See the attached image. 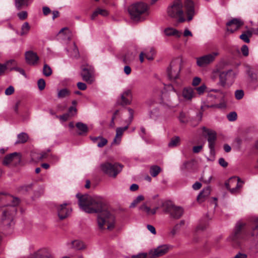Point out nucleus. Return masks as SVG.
Listing matches in <instances>:
<instances>
[{"label":"nucleus","mask_w":258,"mask_h":258,"mask_svg":"<svg viewBox=\"0 0 258 258\" xmlns=\"http://www.w3.org/2000/svg\"><path fill=\"white\" fill-rule=\"evenodd\" d=\"M183 225L184 222L183 221H180L178 224L175 225L171 231L172 234L173 235L175 234L176 231L178 230L180 228V227Z\"/></svg>","instance_id":"nucleus-49"},{"label":"nucleus","mask_w":258,"mask_h":258,"mask_svg":"<svg viewBox=\"0 0 258 258\" xmlns=\"http://www.w3.org/2000/svg\"><path fill=\"white\" fill-rule=\"evenodd\" d=\"M140 209L146 212L148 215H150L151 209L148 207L146 204H143L140 207Z\"/></svg>","instance_id":"nucleus-54"},{"label":"nucleus","mask_w":258,"mask_h":258,"mask_svg":"<svg viewBox=\"0 0 258 258\" xmlns=\"http://www.w3.org/2000/svg\"><path fill=\"white\" fill-rule=\"evenodd\" d=\"M180 140V138L178 136L173 137L168 143V147L173 148L177 146L179 144Z\"/></svg>","instance_id":"nucleus-36"},{"label":"nucleus","mask_w":258,"mask_h":258,"mask_svg":"<svg viewBox=\"0 0 258 258\" xmlns=\"http://www.w3.org/2000/svg\"><path fill=\"white\" fill-rule=\"evenodd\" d=\"M69 114L65 113L62 115H60L59 116H57V117L59 118L61 121H67L70 117Z\"/></svg>","instance_id":"nucleus-59"},{"label":"nucleus","mask_w":258,"mask_h":258,"mask_svg":"<svg viewBox=\"0 0 258 258\" xmlns=\"http://www.w3.org/2000/svg\"><path fill=\"white\" fill-rule=\"evenodd\" d=\"M31 258H54L50 251L46 248H42L34 252Z\"/></svg>","instance_id":"nucleus-17"},{"label":"nucleus","mask_w":258,"mask_h":258,"mask_svg":"<svg viewBox=\"0 0 258 258\" xmlns=\"http://www.w3.org/2000/svg\"><path fill=\"white\" fill-rule=\"evenodd\" d=\"M128 11L131 18L135 22L144 21L149 14L148 6L142 2L131 5L128 8Z\"/></svg>","instance_id":"nucleus-3"},{"label":"nucleus","mask_w":258,"mask_h":258,"mask_svg":"<svg viewBox=\"0 0 258 258\" xmlns=\"http://www.w3.org/2000/svg\"><path fill=\"white\" fill-rule=\"evenodd\" d=\"M202 79L198 77H196L193 78L191 85L193 86H198L201 82Z\"/></svg>","instance_id":"nucleus-51"},{"label":"nucleus","mask_w":258,"mask_h":258,"mask_svg":"<svg viewBox=\"0 0 258 258\" xmlns=\"http://www.w3.org/2000/svg\"><path fill=\"white\" fill-rule=\"evenodd\" d=\"M76 126L79 130L78 134L79 135L87 133L88 131V126L83 122H78L76 124Z\"/></svg>","instance_id":"nucleus-27"},{"label":"nucleus","mask_w":258,"mask_h":258,"mask_svg":"<svg viewBox=\"0 0 258 258\" xmlns=\"http://www.w3.org/2000/svg\"><path fill=\"white\" fill-rule=\"evenodd\" d=\"M243 25V22L239 19H233L227 23V31L233 32Z\"/></svg>","instance_id":"nucleus-18"},{"label":"nucleus","mask_w":258,"mask_h":258,"mask_svg":"<svg viewBox=\"0 0 258 258\" xmlns=\"http://www.w3.org/2000/svg\"><path fill=\"white\" fill-rule=\"evenodd\" d=\"M21 161V157L19 154L14 152L7 155L4 159L3 164L8 165L11 163L16 164Z\"/></svg>","instance_id":"nucleus-19"},{"label":"nucleus","mask_w":258,"mask_h":258,"mask_svg":"<svg viewBox=\"0 0 258 258\" xmlns=\"http://www.w3.org/2000/svg\"><path fill=\"white\" fill-rule=\"evenodd\" d=\"M25 56L26 62L31 66L36 64L39 59L36 53L31 50L26 51L25 54Z\"/></svg>","instance_id":"nucleus-20"},{"label":"nucleus","mask_w":258,"mask_h":258,"mask_svg":"<svg viewBox=\"0 0 258 258\" xmlns=\"http://www.w3.org/2000/svg\"><path fill=\"white\" fill-rule=\"evenodd\" d=\"M243 96L244 92L242 90H237L235 92V97L237 100H240Z\"/></svg>","instance_id":"nucleus-47"},{"label":"nucleus","mask_w":258,"mask_h":258,"mask_svg":"<svg viewBox=\"0 0 258 258\" xmlns=\"http://www.w3.org/2000/svg\"><path fill=\"white\" fill-rule=\"evenodd\" d=\"M98 213L97 218L98 228L101 230L113 229L115 224L114 215L106 210L105 206L103 207V210L99 211Z\"/></svg>","instance_id":"nucleus-4"},{"label":"nucleus","mask_w":258,"mask_h":258,"mask_svg":"<svg viewBox=\"0 0 258 258\" xmlns=\"http://www.w3.org/2000/svg\"><path fill=\"white\" fill-rule=\"evenodd\" d=\"M29 0H15V5L17 9L20 10L23 7L29 5Z\"/></svg>","instance_id":"nucleus-32"},{"label":"nucleus","mask_w":258,"mask_h":258,"mask_svg":"<svg viewBox=\"0 0 258 258\" xmlns=\"http://www.w3.org/2000/svg\"><path fill=\"white\" fill-rule=\"evenodd\" d=\"M78 199V205L84 212L89 213H97L103 210L105 206L102 199L98 197H92L88 195H76Z\"/></svg>","instance_id":"nucleus-2"},{"label":"nucleus","mask_w":258,"mask_h":258,"mask_svg":"<svg viewBox=\"0 0 258 258\" xmlns=\"http://www.w3.org/2000/svg\"><path fill=\"white\" fill-rule=\"evenodd\" d=\"M17 140L15 142V144H23L26 143L29 138L28 135L25 133H21L17 135Z\"/></svg>","instance_id":"nucleus-30"},{"label":"nucleus","mask_w":258,"mask_h":258,"mask_svg":"<svg viewBox=\"0 0 258 258\" xmlns=\"http://www.w3.org/2000/svg\"><path fill=\"white\" fill-rule=\"evenodd\" d=\"M70 91L67 88H63L59 90L57 93V97L58 98H63L69 96Z\"/></svg>","instance_id":"nucleus-33"},{"label":"nucleus","mask_w":258,"mask_h":258,"mask_svg":"<svg viewBox=\"0 0 258 258\" xmlns=\"http://www.w3.org/2000/svg\"><path fill=\"white\" fill-rule=\"evenodd\" d=\"M212 178V175H209L207 177L205 174H204L201 177V180L206 183H209L211 182Z\"/></svg>","instance_id":"nucleus-53"},{"label":"nucleus","mask_w":258,"mask_h":258,"mask_svg":"<svg viewBox=\"0 0 258 258\" xmlns=\"http://www.w3.org/2000/svg\"><path fill=\"white\" fill-rule=\"evenodd\" d=\"M237 114L235 112H231L227 115L228 119L230 121H235L237 119Z\"/></svg>","instance_id":"nucleus-46"},{"label":"nucleus","mask_w":258,"mask_h":258,"mask_svg":"<svg viewBox=\"0 0 258 258\" xmlns=\"http://www.w3.org/2000/svg\"><path fill=\"white\" fill-rule=\"evenodd\" d=\"M182 96L186 101H191L195 97V94L192 88L185 87L182 91Z\"/></svg>","instance_id":"nucleus-22"},{"label":"nucleus","mask_w":258,"mask_h":258,"mask_svg":"<svg viewBox=\"0 0 258 258\" xmlns=\"http://www.w3.org/2000/svg\"><path fill=\"white\" fill-rule=\"evenodd\" d=\"M10 70L11 71L16 70V71L19 72L21 74H22V75L24 76L25 77H26V76L24 70L23 69H22L16 67V68H11L10 69Z\"/></svg>","instance_id":"nucleus-62"},{"label":"nucleus","mask_w":258,"mask_h":258,"mask_svg":"<svg viewBox=\"0 0 258 258\" xmlns=\"http://www.w3.org/2000/svg\"><path fill=\"white\" fill-rule=\"evenodd\" d=\"M30 28L31 27L28 22H26L24 23L21 26L19 35L21 36H26L29 33Z\"/></svg>","instance_id":"nucleus-28"},{"label":"nucleus","mask_w":258,"mask_h":258,"mask_svg":"<svg viewBox=\"0 0 258 258\" xmlns=\"http://www.w3.org/2000/svg\"><path fill=\"white\" fill-rule=\"evenodd\" d=\"M147 254L146 253H141L137 255H134L132 258H147Z\"/></svg>","instance_id":"nucleus-61"},{"label":"nucleus","mask_w":258,"mask_h":258,"mask_svg":"<svg viewBox=\"0 0 258 258\" xmlns=\"http://www.w3.org/2000/svg\"><path fill=\"white\" fill-rule=\"evenodd\" d=\"M7 200L12 202V203L10 204L11 207L3 211L2 217L0 219V226H10L16 214V209L15 207L19 203V199L14 198L10 195L8 196Z\"/></svg>","instance_id":"nucleus-5"},{"label":"nucleus","mask_w":258,"mask_h":258,"mask_svg":"<svg viewBox=\"0 0 258 258\" xmlns=\"http://www.w3.org/2000/svg\"><path fill=\"white\" fill-rule=\"evenodd\" d=\"M145 53L146 58L149 60H152L154 58V55L155 54V50L154 48L150 47L149 50H146Z\"/></svg>","instance_id":"nucleus-34"},{"label":"nucleus","mask_w":258,"mask_h":258,"mask_svg":"<svg viewBox=\"0 0 258 258\" xmlns=\"http://www.w3.org/2000/svg\"><path fill=\"white\" fill-rule=\"evenodd\" d=\"M211 189L209 186L204 188L197 197L198 201H203V199L209 196L210 194Z\"/></svg>","instance_id":"nucleus-31"},{"label":"nucleus","mask_w":258,"mask_h":258,"mask_svg":"<svg viewBox=\"0 0 258 258\" xmlns=\"http://www.w3.org/2000/svg\"><path fill=\"white\" fill-rule=\"evenodd\" d=\"M77 113V108L74 106H71L69 109V112L70 116H73Z\"/></svg>","instance_id":"nucleus-52"},{"label":"nucleus","mask_w":258,"mask_h":258,"mask_svg":"<svg viewBox=\"0 0 258 258\" xmlns=\"http://www.w3.org/2000/svg\"><path fill=\"white\" fill-rule=\"evenodd\" d=\"M225 93L220 90L212 89L207 95V100L209 103L208 107L223 108L226 107L225 103L219 104L215 103L218 100H223Z\"/></svg>","instance_id":"nucleus-6"},{"label":"nucleus","mask_w":258,"mask_h":258,"mask_svg":"<svg viewBox=\"0 0 258 258\" xmlns=\"http://www.w3.org/2000/svg\"><path fill=\"white\" fill-rule=\"evenodd\" d=\"M235 78V74L231 70L227 71H223L219 74V85L223 87L226 86L227 83L229 82L231 84Z\"/></svg>","instance_id":"nucleus-12"},{"label":"nucleus","mask_w":258,"mask_h":258,"mask_svg":"<svg viewBox=\"0 0 258 258\" xmlns=\"http://www.w3.org/2000/svg\"><path fill=\"white\" fill-rule=\"evenodd\" d=\"M122 165L118 163L111 164L105 162L100 165L101 170L108 176L115 177L122 170Z\"/></svg>","instance_id":"nucleus-8"},{"label":"nucleus","mask_w":258,"mask_h":258,"mask_svg":"<svg viewBox=\"0 0 258 258\" xmlns=\"http://www.w3.org/2000/svg\"><path fill=\"white\" fill-rule=\"evenodd\" d=\"M159 115V111L156 108L154 109L149 112L150 118L154 120H156L158 118Z\"/></svg>","instance_id":"nucleus-41"},{"label":"nucleus","mask_w":258,"mask_h":258,"mask_svg":"<svg viewBox=\"0 0 258 258\" xmlns=\"http://www.w3.org/2000/svg\"><path fill=\"white\" fill-rule=\"evenodd\" d=\"M91 140L94 143H96L99 148H102L106 145L108 142L107 140L102 136L97 137H90Z\"/></svg>","instance_id":"nucleus-25"},{"label":"nucleus","mask_w":258,"mask_h":258,"mask_svg":"<svg viewBox=\"0 0 258 258\" xmlns=\"http://www.w3.org/2000/svg\"><path fill=\"white\" fill-rule=\"evenodd\" d=\"M14 88L12 86H10L5 90V94L7 95H10L14 92Z\"/></svg>","instance_id":"nucleus-56"},{"label":"nucleus","mask_w":258,"mask_h":258,"mask_svg":"<svg viewBox=\"0 0 258 258\" xmlns=\"http://www.w3.org/2000/svg\"><path fill=\"white\" fill-rule=\"evenodd\" d=\"M173 206L172 205L167 202H164L162 204L163 211L166 213L170 214Z\"/></svg>","instance_id":"nucleus-38"},{"label":"nucleus","mask_w":258,"mask_h":258,"mask_svg":"<svg viewBox=\"0 0 258 258\" xmlns=\"http://www.w3.org/2000/svg\"><path fill=\"white\" fill-rule=\"evenodd\" d=\"M164 32L165 34L167 36H174L176 37L179 38L182 35L181 32L171 27L166 28Z\"/></svg>","instance_id":"nucleus-26"},{"label":"nucleus","mask_w":258,"mask_h":258,"mask_svg":"<svg viewBox=\"0 0 258 258\" xmlns=\"http://www.w3.org/2000/svg\"><path fill=\"white\" fill-rule=\"evenodd\" d=\"M246 224L241 221H238L231 236V240L236 244L240 245L247 239V234L244 231Z\"/></svg>","instance_id":"nucleus-7"},{"label":"nucleus","mask_w":258,"mask_h":258,"mask_svg":"<svg viewBox=\"0 0 258 258\" xmlns=\"http://www.w3.org/2000/svg\"><path fill=\"white\" fill-rule=\"evenodd\" d=\"M37 85H38L39 89L40 91L43 90L45 88V82L44 80L43 79H40L39 80H38V81L37 82Z\"/></svg>","instance_id":"nucleus-48"},{"label":"nucleus","mask_w":258,"mask_h":258,"mask_svg":"<svg viewBox=\"0 0 258 258\" xmlns=\"http://www.w3.org/2000/svg\"><path fill=\"white\" fill-rule=\"evenodd\" d=\"M129 124L124 127H117L116 129V135L113 140L112 144L119 145L121 140L122 136L124 131L128 128Z\"/></svg>","instance_id":"nucleus-21"},{"label":"nucleus","mask_w":258,"mask_h":258,"mask_svg":"<svg viewBox=\"0 0 258 258\" xmlns=\"http://www.w3.org/2000/svg\"><path fill=\"white\" fill-rule=\"evenodd\" d=\"M99 15H100L103 17L107 16L109 14L108 12L105 9H102L101 8L96 9Z\"/></svg>","instance_id":"nucleus-50"},{"label":"nucleus","mask_w":258,"mask_h":258,"mask_svg":"<svg viewBox=\"0 0 258 258\" xmlns=\"http://www.w3.org/2000/svg\"><path fill=\"white\" fill-rule=\"evenodd\" d=\"M18 16L20 20H25L27 17V13L26 11L21 12L18 13Z\"/></svg>","instance_id":"nucleus-55"},{"label":"nucleus","mask_w":258,"mask_h":258,"mask_svg":"<svg viewBox=\"0 0 258 258\" xmlns=\"http://www.w3.org/2000/svg\"><path fill=\"white\" fill-rule=\"evenodd\" d=\"M240 38L246 43H249L250 42L248 36L245 34L244 33H242L240 36Z\"/></svg>","instance_id":"nucleus-57"},{"label":"nucleus","mask_w":258,"mask_h":258,"mask_svg":"<svg viewBox=\"0 0 258 258\" xmlns=\"http://www.w3.org/2000/svg\"><path fill=\"white\" fill-rule=\"evenodd\" d=\"M121 95H123V96H126V97H127L130 98V99H131V98H132L131 90L130 89L126 90L122 93V94Z\"/></svg>","instance_id":"nucleus-64"},{"label":"nucleus","mask_w":258,"mask_h":258,"mask_svg":"<svg viewBox=\"0 0 258 258\" xmlns=\"http://www.w3.org/2000/svg\"><path fill=\"white\" fill-rule=\"evenodd\" d=\"M144 200V197L142 195L138 196L136 199H135L133 202L131 203L130 205L131 208L135 207L138 204H139L140 202L143 201Z\"/></svg>","instance_id":"nucleus-42"},{"label":"nucleus","mask_w":258,"mask_h":258,"mask_svg":"<svg viewBox=\"0 0 258 258\" xmlns=\"http://www.w3.org/2000/svg\"><path fill=\"white\" fill-rule=\"evenodd\" d=\"M219 163L223 167H226L228 165V163L223 158H221L219 159Z\"/></svg>","instance_id":"nucleus-63"},{"label":"nucleus","mask_w":258,"mask_h":258,"mask_svg":"<svg viewBox=\"0 0 258 258\" xmlns=\"http://www.w3.org/2000/svg\"><path fill=\"white\" fill-rule=\"evenodd\" d=\"M67 205L68 204L64 203L55 206L58 216L60 220L67 218L71 213L72 209L67 207Z\"/></svg>","instance_id":"nucleus-16"},{"label":"nucleus","mask_w":258,"mask_h":258,"mask_svg":"<svg viewBox=\"0 0 258 258\" xmlns=\"http://www.w3.org/2000/svg\"><path fill=\"white\" fill-rule=\"evenodd\" d=\"M167 13L179 23L189 22L196 14L195 3L192 0H175L167 8Z\"/></svg>","instance_id":"nucleus-1"},{"label":"nucleus","mask_w":258,"mask_h":258,"mask_svg":"<svg viewBox=\"0 0 258 258\" xmlns=\"http://www.w3.org/2000/svg\"><path fill=\"white\" fill-rule=\"evenodd\" d=\"M58 35L62 36H66L64 38L70 39V32L69 29L67 27L62 28L59 32Z\"/></svg>","instance_id":"nucleus-40"},{"label":"nucleus","mask_w":258,"mask_h":258,"mask_svg":"<svg viewBox=\"0 0 258 258\" xmlns=\"http://www.w3.org/2000/svg\"><path fill=\"white\" fill-rule=\"evenodd\" d=\"M206 88H207V87H206V85L203 84L201 86H200V87L196 88L195 89H196V91L197 92V93L199 95H202L205 92Z\"/></svg>","instance_id":"nucleus-45"},{"label":"nucleus","mask_w":258,"mask_h":258,"mask_svg":"<svg viewBox=\"0 0 258 258\" xmlns=\"http://www.w3.org/2000/svg\"><path fill=\"white\" fill-rule=\"evenodd\" d=\"M82 72L81 75L84 81L91 83L93 81V69L88 65L81 66Z\"/></svg>","instance_id":"nucleus-15"},{"label":"nucleus","mask_w":258,"mask_h":258,"mask_svg":"<svg viewBox=\"0 0 258 258\" xmlns=\"http://www.w3.org/2000/svg\"><path fill=\"white\" fill-rule=\"evenodd\" d=\"M203 131L206 134L205 136L207 137L208 142L209 144V147L211 151L214 150L215 141L217 138V134L215 131L203 127Z\"/></svg>","instance_id":"nucleus-14"},{"label":"nucleus","mask_w":258,"mask_h":258,"mask_svg":"<svg viewBox=\"0 0 258 258\" xmlns=\"http://www.w3.org/2000/svg\"><path fill=\"white\" fill-rule=\"evenodd\" d=\"M170 247V246L167 244L160 245L156 248L150 250L149 252V255L151 258L160 257L167 253Z\"/></svg>","instance_id":"nucleus-13"},{"label":"nucleus","mask_w":258,"mask_h":258,"mask_svg":"<svg viewBox=\"0 0 258 258\" xmlns=\"http://www.w3.org/2000/svg\"><path fill=\"white\" fill-rule=\"evenodd\" d=\"M243 182L238 177H233L225 183L227 189H229L232 194L238 192L239 189L242 187Z\"/></svg>","instance_id":"nucleus-11"},{"label":"nucleus","mask_w":258,"mask_h":258,"mask_svg":"<svg viewBox=\"0 0 258 258\" xmlns=\"http://www.w3.org/2000/svg\"><path fill=\"white\" fill-rule=\"evenodd\" d=\"M241 51L243 55L247 56L248 54V48L246 45H244L241 47Z\"/></svg>","instance_id":"nucleus-58"},{"label":"nucleus","mask_w":258,"mask_h":258,"mask_svg":"<svg viewBox=\"0 0 258 258\" xmlns=\"http://www.w3.org/2000/svg\"><path fill=\"white\" fill-rule=\"evenodd\" d=\"M179 120L182 123H186L188 121V119L186 114L183 112L180 113L178 117Z\"/></svg>","instance_id":"nucleus-44"},{"label":"nucleus","mask_w":258,"mask_h":258,"mask_svg":"<svg viewBox=\"0 0 258 258\" xmlns=\"http://www.w3.org/2000/svg\"><path fill=\"white\" fill-rule=\"evenodd\" d=\"M161 171V168L157 165H154L151 167L150 173L152 177H156Z\"/></svg>","instance_id":"nucleus-35"},{"label":"nucleus","mask_w":258,"mask_h":258,"mask_svg":"<svg viewBox=\"0 0 258 258\" xmlns=\"http://www.w3.org/2000/svg\"><path fill=\"white\" fill-rule=\"evenodd\" d=\"M68 244L70 247L78 250L84 249L86 247L85 243L80 240H74Z\"/></svg>","instance_id":"nucleus-23"},{"label":"nucleus","mask_w":258,"mask_h":258,"mask_svg":"<svg viewBox=\"0 0 258 258\" xmlns=\"http://www.w3.org/2000/svg\"><path fill=\"white\" fill-rule=\"evenodd\" d=\"M181 60L179 58L173 59L167 69L168 77L171 80H175L179 77L180 71Z\"/></svg>","instance_id":"nucleus-9"},{"label":"nucleus","mask_w":258,"mask_h":258,"mask_svg":"<svg viewBox=\"0 0 258 258\" xmlns=\"http://www.w3.org/2000/svg\"><path fill=\"white\" fill-rule=\"evenodd\" d=\"M77 85L78 88L81 90H85L87 88L86 85L82 82H78Z\"/></svg>","instance_id":"nucleus-60"},{"label":"nucleus","mask_w":258,"mask_h":258,"mask_svg":"<svg viewBox=\"0 0 258 258\" xmlns=\"http://www.w3.org/2000/svg\"><path fill=\"white\" fill-rule=\"evenodd\" d=\"M218 51L213 52L197 58V64L200 67H206L214 61L219 55Z\"/></svg>","instance_id":"nucleus-10"},{"label":"nucleus","mask_w":258,"mask_h":258,"mask_svg":"<svg viewBox=\"0 0 258 258\" xmlns=\"http://www.w3.org/2000/svg\"><path fill=\"white\" fill-rule=\"evenodd\" d=\"M131 102V99L130 98L123 96V95H121V102L120 104L122 105H125L127 104H130Z\"/></svg>","instance_id":"nucleus-43"},{"label":"nucleus","mask_w":258,"mask_h":258,"mask_svg":"<svg viewBox=\"0 0 258 258\" xmlns=\"http://www.w3.org/2000/svg\"><path fill=\"white\" fill-rule=\"evenodd\" d=\"M183 213V209L179 207L173 206L170 213L171 217L174 219H179L182 215Z\"/></svg>","instance_id":"nucleus-24"},{"label":"nucleus","mask_w":258,"mask_h":258,"mask_svg":"<svg viewBox=\"0 0 258 258\" xmlns=\"http://www.w3.org/2000/svg\"><path fill=\"white\" fill-rule=\"evenodd\" d=\"M251 236H257L258 235V218L255 217L253 219L251 224Z\"/></svg>","instance_id":"nucleus-29"},{"label":"nucleus","mask_w":258,"mask_h":258,"mask_svg":"<svg viewBox=\"0 0 258 258\" xmlns=\"http://www.w3.org/2000/svg\"><path fill=\"white\" fill-rule=\"evenodd\" d=\"M71 57L74 58H78L79 57V49L75 43H74L72 50L70 52Z\"/></svg>","instance_id":"nucleus-37"},{"label":"nucleus","mask_w":258,"mask_h":258,"mask_svg":"<svg viewBox=\"0 0 258 258\" xmlns=\"http://www.w3.org/2000/svg\"><path fill=\"white\" fill-rule=\"evenodd\" d=\"M51 68L47 64L44 63L43 68V74L46 77H49L52 74Z\"/></svg>","instance_id":"nucleus-39"}]
</instances>
